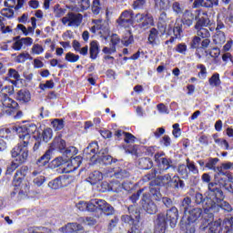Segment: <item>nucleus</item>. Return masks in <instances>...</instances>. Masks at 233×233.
I'll list each match as a JSON object with an SVG mask.
<instances>
[{"label":"nucleus","instance_id":"nucleus-18","mask_svg":"<svg viewBox=\"0 0 233 233\" xmlns=\"http://www.w3.org/2000/svg\"><path fill=\"white\" fill-rule=\"evenodd\" d=\"M134 19V16L132 15V11H124L119 19L117 20L118 25H120V26H130V25H132V20Z\"/></svg>","mask_w":233,"mask_h":233},{"label":"nucleus","instance_id":"nucleus-39","mask_svg":"<svg viewBox=\"0 0 233 233\" xmlns=\"http://www.w3.org/2000/svg\"><path fill=\"white\" fill-rule=\"evenodd\" d=\"M28 233H52V229L45 227L29 228Z\"/></svg>","mask_w":233,"mask_h":233},{"label":"nucleus","instance_id":"nucleus-15","mask_svg":"<svg viewBox=\"0 0 233 233\" xmlns=\"http://www.w3.org/2000/svg\"><path fill=\"white\" fill-rule=\"evenodd\" d=\"M68 185H70V180L66 176L56 177L48 183V187L52 190H59V188H63V187H67Z\"/></svg>","mask_w":233,"mask_h":233},{"label":"nucleus","instance_id":"nucleus-59","mask_svg":"<svg viewBox=\"0 0 233 233\" xmlns=\"http://www.w3.org/2000/svg\"><path fill=\"white\" fill-rule=\"evenodd\" d=\"M39 88H41V90H46V88H54V81L47 80L45 84H40Z\"/></svg>","mask_w":233,"mask_h":233},{"label":"nucleus","instance_id":"nucleus-53","mask_svg":"<svg viewBox=\"0 0 233 233\" xmlns=\"http://www.w3.org/2000/svg\"><path fill=\"white\" fill-rule=\"evenodd\" d=\"M12 48H13V50H15L16 52H19V50L24 48L22 38L15 40V42L13 43Z\"/></svg>","mask_w":233,"mask_h":233},{"label":"nucleus","instance_id":"nucleus-55","mask_svg":"<svg viewBox=\"0 0 233 233\" xmlns=\"http://www.w3.org/2000/svg\"><path fill=\"white\" fill-rule=\"evenodd\" d=\"M124 141L127 144L136 143V137L130 133H124Z\"/></svg>","mask_w":233,"mask_h":233},{"label":"nucleus","instance_id":"nucleus-28","mask_svg":"<svg viewBox=\"0 0 233 233\" xmlns=\"http://www.w3.org/2000/svg\"><path fill=\"white\" fill-rule=\"evenodd\" d=\"M159 41V31H157V29L156 28H152L149 31V35H148V43L149 45H157Z\"/></svg>","mask_w":233,"mask_h":233},{"label":"nucleus","instance_id":"nucleus-7","mask_svg":"<svg viewBox=\"0 0 233 233\" xmlns=\"http://www.w3.org/2000/svg\"><path fill=\"white\" fill-rule=\"evenodd\" d=\"M129 214L122 216V221L131 225L130 229L127 233H141V228L139 227V213L137 210L134 212V207L128 208Z\"/></svg>","mask_w":233,"mask_h":233},{"label":"nucleus","instance_id":"nucleus-29","mask_svg":"<svg viewBox=\"0 0 233 233\" xmlns=\"http://www.w3.org/2000/svg\"><path fill=\"white\" fill-rule=\"evenodd\" d=\"M182 23L187 26H192V23H194V14L190 11H186L183 14Z\"/></svg>","mask_w":233,"mask_h":233},{"label":"nucleus","instance_id":"nucleus-14","mask_svg":"<svg viewBox=\"0 0 233 233\" xmlns=\"http://www.w3.org/2000/svg\"><path fill=\"white\" fill-rule=\"evenodd\" d=\"M142 207L147 214H156L157 212V206L150 200V193L148 191L143 193Z\"/></svg>","mask_w":233,"mask_h":233},{"label":"nucleus","instance_id":"nucleus-5","mask_svg":"<svg viewBox=\"0 0 233 233\" xmlns=\"http://www.w3.org/2000/svg\"><path fill=\"white\" fill-rule=\"evenodd\" d=\"M207 13L202 10H197L195 19L197 24L195 25V28L197 29V35L200 39H208L210 37V32L208 29L205 28V26H208L210 25V19L205 17Z\"/></svg>","mask_w":233,"mask_h":233},{"label":"nucleus","instance_id":"nucleus-3","mask_svg":"<svg viewBox=\"0 0 233 233\" xmlns=\"http://www.w3.org/2000/svg\"><path fill=\"white\" fill-rule=\"evenodd\" d=\"M202 181L203 183H208L206 199L207 204H209V208H213L218 201L223 199V191L216 187L217 183L210 182V175L208 173L202 175Z\"/></svg>","mask_w":233,"mask_h":233},{"label":"nucleus","instance_id":"nucleus-47","mask_svg":"<svg viewBox=\"0 0 233 233\" xmlns=\"http://www.w3.org/2000/svg\"><path fill=\"white\" fill-rule=\"evenodd\" d=\"M66 61L68 63H77L79 61V56L69 52L66 54Z\"/></svg>","mask_w":233,"mask_h":233},{"label":"nucleus","instance_id":"nucleus-61","mask_svg":"<svg viewBox=\"0 0 233 233\" xmlns=\"http://www.w3.org/2000/svg\"><path fill=\"white\" fill-rule=\"evenodd\" d=\"M92 12H93V14H95V15H97V14H99V12H100L99 0L93 1Z\"/></svg>","mask_w":233,"mask_h":233},{"label":"nucleus","instance_id":"nucleus-32","mask_svg":"<svg viewBox=\"0 0 233 233\" xmlns=\"http://www.w3.org/2000/svg\"><path fill=\"white\" fill-rule=\"evenodd\" d=\"M213 41H214L215 45H223V43H225V41H227L225 33H223L222 31H217V33L213 36Z\"/></svg>","mask_w":233,"mask_h":233},{"label":"nucleus","instance_id":"nucleus-1","mask_svg":"<svg viewBox=\"0 0 233 233\" xmlns=\"http://www.w3.org/2000/svg\"><path fill=\"white\" fill-rule=\"evenodd\" d=\"M13 130L16 132L19 143L11 150V156L13 157H19L21 163H25L28 159V147L32 144V136L34 139L43 140L44 143H48L54 136L52 128L47 127L41 134L35 124L15 127Z\"/></svg>","mask_w":233,"mask_h":233},{"label":"nucleus","instance_id":"nucleus-11","mask_svg":"<svg viewBox=\"0 0 233 233\" xmlns=\"http://www.w3.org/2000/svg\"><path fill=\"white\" fill-rule=\"evenodd\" d=\"M12 94H14V86H5L0 90L1 103L5 108H17V102L8 97Z\"/></svg>","mask_w":233,"mask_h":233},{"label":"nucleus","instance_id":"nucleus-54","mask_svg":"<svg viewBox=\"0 0 233 233\" xmlns=\"http://www.w3.org/2000/svg\"><path fill=\"white\" fill-rule=\"evenodd\" d=\"M122 42L124 43L125 46H128V45H132L134 43V36L129 32L124 36Z\"/></svg>","mask_w":233,"mask_h":233},{"label":"nucleus","instance_id":"nucleus-38","mask_svg":"<svg viewBox=\"0 0 233 233\" xmlns=\"http://www.w3.org/2000/svg\"><path fill=\"white\" fill-rule=\"evenodd\" d=\"M51 125L55 130H63L65 128V122L63 119L59 118H55L52 122Z\"/></svg>","mask_w":233,"mask_h":233},{"label":"nucleus","instance_id":"nucleus-37","mask_svg":"<svg viewBox=\"0 0 233 233\" xmlns=\"http://www.w3.org/2000/svg\"><path fill=\"white\" fill-rule=\"evenodd\" d=\"M45 52V47L39 44L33 45L31 48V54L33 56H41Z\"/></svg>","mask_w":233,"mask_h":233},{"label":"nucleus","instance_id":"nucleus-63","mask_svg":"<svg viewBox=\"0 0 233 233\" xmlns=\"http://www.w3.org/2000/svg\"><path fill=\"white\" fill-rule=\"evenodd\" d=\"M187 167V170H189L191 174H199V170L198 169V167H196V164L188 163Z\"/></svg>","mask_w":233,"mask_h":233},{"label":"nucleus","instance_id":"nucleus-42","mask_svg":"<svg viewBox=\"0 0 233 233\" xmlns=\"http://www.w3.org/2000/svg\"><path fill=\"white\" fill-rule=\"evenodd\" d=\"M76 169L70 161H65L64 166L62 167V174H70V172H74Z\"/></svg>","mask_w":233,"mask_h":233},{"label":"nucleus","instance_id":"nucleus-31","mask_svg":"<svg viewBox=\"0 0 233 233\" xmlns=\"http://www.w3.org/2000/svg\"><path fill=\"white\" fill-rule=\"evenodd\" d=\"M213 139L218 147H221L225 148V150H230V146L228 145V142L225 138H219L218 137V134L213 135Z\"/></svg>","mask_w":233,"mask_h":233},{"label":"nucleus","instance_id":"nucleus-45","mask_svg":"<svg viewBox=\"0 0 233 233\" xmlns=\"http://www.w3.org/2000/svg\"><path fill=\"white\" fill-rule=\"evenodd\" d=\"M177 172L178 174H180V176H182L184 179H187V177H188V167H187V165L185 164L179 165L177 168Z\"/></svg>","mask_w":233,"mask_h":233},{"label":"nucleus","instance_id":"nucleus-58","mask_svg":"<svg viewBox=\"0 0 233 233\" xmlns=\"http://www.w3.org/2000/svg\"><path fill=\"white\" fill-rule=\"evenodd\" d=\"M0 30L2 31V34H10V32H12L10 26L4 25L2 16H0Z\"/></svg>","mask_w":233,"mask_h":233},{"label":"nucleus","instance_id":"nucleus-51","mask_svg":"<svg viewBox=\"0 0 233 233\" xmlns=\"http://www.w3.org/2000/svg\"><path fill=\"white\" fill-rule=\"evenodd\" d=\"M7 76L10 79H15V81H19V72L14 68L8 70Z\"/></svg>","mask_w":233,"mask_h":233},{"label":"nucleus","instance_id":"nucleus-35","mask_svg":"<svg viewBox=\"0 0 233 233\" xmlns=\"http://www.w3.org/2000/svg\"><path fill=\"white\" fill-rule=\"evenodd\" d=\"M65 159L62 157H56L54 160L51 162V167L52 168H57L61 167V170L63 169V167L65 166Z\"/></svg>","mask_w":233,"mask_h":233},{"label":"nucleus","instance_id":"nucleus-40","mask_svg":"<svg viewBox=\"0 0 233 233\" xmlns=\"http://www.w3.org/2000/svg\"><path fill=\"white\" fill-rule=\"evenodd\" d=\"M210 86H219L221 85V79H219V75L215 73L208 80Z\"/></svg>","mask_w":233,"mask_h":233},{"label":"nucleus","instance_id":"nucleus-4","mask_svg":"<svg viewBox=\"0 0 233 233\" xmlns=\"http://www.w3.org/2000/svg\"><path fill=\"white\" fill-rule=\"evenodd\" d=\"M52 157V149L47 150L38 160L37 165L38 168L35 169L32 173L34 178L33 183L36 185V187H43V184L46 181V177L41 175L45 172V167L48 165V161H50Z\"/></svg>","mask_w":233,"mask_h":233},{"label":"nucleus","instance_id":"nucleus-19","mask_svg":"<svg viewBox=\"0 0 233 233\" xmlns=\"http://www.w3.org/2000/svg\"><path fill=\"white\" fill-rule=\"evenodd\" d=\"M188 223H190V225H194V223L199 221V219L203 218V209L199 208H194L188 211Z\"/></svg>","mask_w":233,"mask_h":233},{"label":"nucleus","instance_id":"nucleus-26","mask_svg":"<svg viewBox=\"0 0 233 233\" xmlns=\"http://www.w3.org/2000/svg\"><path fill=\"white\" fill-rule=\"evenodd\" d=\"M100 181H103V173L99 171H94L87 178V182L90 185H97Z\"/></svg>","mask_w":233,"mask_h":233},{"label":"nucleus","instance_id":"nucleus-6","mask_svg":"<svg viewBox=\"0 0 233 233\" xmlns=\"http://www.w3.org/2000/svg\"><path fill=\"white\" fill-rule=\"evenodd\" d=\"M25 176H26V169H19L16 171L15 175V179L13 181V185L15 187V194H18L19 196H25L30 190V184L26 182L25 179Z\"/></svg>","mask_w":233,"mask_h":233},{"label":"nucleus","instance_id":"nucleus-23","mask_svg":"<svg viewBox=\"0 0 233 233\" xmlns=\"http://www.w3.org/2000/svg\"><path fill=\"white\" fill-rule=\"evenodd\" d=\"M219 186L223 187L228 190V192H231L233 194V182L231 177H224L218 180Z\"/></svg>","mask_w":233,"mask_h":233},{"label":"nucleus","instance_id":"nucleus-27","mask_svg":"<svg viewBox=\"0 0 233 233\" xmlns=\"http://www.w3.org/2000/svg\"><path fill=\"white\" fill-rule=\"evenodd\" d=\"M89 54L91 59H97V56L99 55V43L97 41H92L90 43Z\"/></svg>","mask_w":233,"mask_h":233},{"label":"nucleus","instance_id":"nucleus-20","mask_svg":"<svg viewBox=\"0 0 233 233\" xmlns=\"http://www.w3.org/2000/svg\"><path fill=\"white\" fill-rule=\"evenodd\" d=\"M152 185L157 187L163 186V187H172V177L170 174H167L163 177H159L152 182Z\"/></svg>","mask_w":233,"mask_h":233},{"label":"nucleus","instance_id":"nucleus-9","mask_svg":"<svg viewBox=\"0 0 233 233\" xmlns=\"http://www.w3.org/2000/svg\"><path fill=\"white\" fill-rule=\"evenodd\" d=\"M92 23L94 25L90 28V32L95 35H100L103 39L106 40L110 33L108 20L96 19Z\"/></svg>","mask_w":233,"mask_h":233},{"label":"nucleus","instance_id":"nucleus-25","mask_svg":"<svg viewBox=\"0 0 233 233\" xmlns=\"http://www.w3.org/2000/svg\"><path fill=\"white\" fill-rule=\"evenodd\" d=\"M16 99L22 103H28L32 99V95L30 94V91L21 89L16 94Z\"/></svg>","mask_w":233,"mask_h":233},{"label":"nucleus","instance_id":"nucleus-21","mask_svg":"<svg viewBox=\"0 0 233 233\" xmlns=\"http://www.w3.org/2000/svg\"><path fill=\"white\" fill-rule=\"evenodd\" d=\"M209 232L210 233H224L225 228H223V223H221V220H217L214 222L208 223Z\"/></svg>","mask_w":233,"mask_h":233},{"label":"nucleus","instance_id":"nucleus-22","mask_svg":"<svg viewBox=\"0 0 233 233\" xmlns=\"http://www.w3.org/2000/svg\"><path fill=\"white\" fill-rule=\"evenodd\" d=\"M51 148L54 150L57 148L60 150L61 154H64V152L66 150V142L63 140L60 137H56L51 146Z\"/></svg>","mask_w":233,"mask_h":233},{"label":"nucleus","instance_id":"nucleus-49","mask_svg":"<svg viewBox=\"0 0 233 233\" xmlns=\"http://www.w3.org/2000/svg\"><path fill=\"white\" fill-rule=\"evenodd\" d=\"M77 148L76 147H69L64 151V156L67 157H72V156H76L77 154Z\"/></svg>","mask_w":233,"mask_h":233},{"label":"nucleus","instance_id":"nucleus-12","mask_svg":"<svg viewBox=\"0 0 233 233\" xmlns=\"http://www.w3.org/2000/svg\"><path fill=\"white\" fill-rule=\"evenodd\" d=\"M61 23L65 26L77 28L83 23V15L69 12L66 16L61 18Z\"/></svg>","mask_w":233,"mask_h":233},{"label":"nucleus","instance_id":"nucleus-24","mask_svg":"<svg viewBox=\"0 0 233 233\" xmlns=\"http://www.w3.org/2000/svg\"><path fill=\"white\" fill-rule=\"evenodd\" d=\"M78 230H83V226L77 223H69L66 227L60 228V231L63 233L77 232Z\"/></svg>","mask_w":233,"mask_h":233},{"label":"nucleus","instance_id":"nucleus-62","mask_svg":"<svg viewBox=\"0 0 233 233\" xmlns=\"http://www.w3.org/2000/svg\"><path fill=\"white\" fill-rule=\"evenodd\" d=\"M176 52L178 54H187V46L185 44H178L176 47Z\"/></svg>","mask_w":233,"mask_h":233},{"label":"nucleus","instance_id":"nucleus-30","mask_svg":"<svg viewBox=\"0 0 233 233\" xmlns=\"http://www.w3.org/2000/svg\"><path fill=\"white\" fill-rule=\"evenodd\" d=\"M157 8L159 10H170L172 0H154Z\"/></svg>","mask_w":233,"mask_h":233},{"label":"nucleus","instance_id":"nucleus-34","mask_svg":"<svg viewBox=\"0 0 233 233\" xmlns=\"http://www.w3.org/2000/svg\"><path fill=\"white\" fill-rule=\"evenodd\" d=\"M12 157H15L17 162H12L11 165L7 167L6 174L8 175L13 174L14 171L19 167V165L24 163V162H21V159L19 158V157L12 156Z\"/></svg>","mask_w":233,"mask_h":233},{"label":"nucleus","instance_id":"nucleus-50","mask_svg":"<svg viewBox=\"0 0 233 233\" xmlns=\"http://www.w3.org/2000/svg\"><path fill=\"white\" fill-rule=\"evenodd\" d=\"M218 163H219V158H209L208 163L206 164V168H208V170H213Z\"/></svg>","mask_w":233,"mask_h":233},{"label":"nucleus","instance_id":"nucleus-41","mask_svg":"<svg viewBox=\"0 0 233 233\" xmlns=\"http://www.w3.org/2000/svg\"><path fill=\"white\" fill-rule=\"evenodd\" d=\"M197 68L199 70L198 74L199 79H207V66H205L203 64H199L197 66Z\"/></svg>","mask_w":233,"mask_h":233},{"label":"nucleus","instance_id":"nucleus-33","mask_svg":"<svg viewBox=\"0 0 233 233\" xmlns=\"http://www.w3.org/2000/svg\"><path fill=\"white\" fill-rule=\"evenodd\" d=\"M150 26H154V17L148 14H146V16L142 21L141 27L147 29L150 28Z\"/></svg>","mask_w":233,"mask_h":233},{"label":"nucleus","instance_id":"nucleus-52","mask_svg":"<svg viewBox=\"0 0 233 233\" xmlns=\"http://www.w3.org/2000/svg\"><path fill=\"white\" fill-rule=\"evenodd\" d=\"M78 6L82 12L88 10V8H90V0H80L78 2Z\"/></svg>","mask_w":233,"mask_h":233},{"label":"nucleus","instance_id":"nucleus-36","mask_svg":"<svg viewBox=\"0 0 233 233\" xmlns=\"http://www.w3.org/2000/svg\"><path fill=\"white\" fill-rule=\"evenodd\" d=\"M90 203L89 202H86V201H79L78 203H76V208H77V210H80V212H90Z\"/></svg>","mask_w":233,"mask_h":233},{"label":"nucleus","instance_id":"nucleus-56","mask_svg":"<svg viewBox=\"0 0 233 233\" xmlns=\"http://www.w3.org/2000/svg\"><path fill=\"white\" fill-rule=\"evenodd\" d=\"M27 59H30V54L28 53H22L17 56L16 63H25Z\"/></svg>","mask_w":233,"mask_h":233},{"label":"nucleus","instance_id":"nucleus-44","mask_svg":"<svg viewBox=\"0 0 233 233\" xmlns=\"http://www.w3.org/2000/svg\"><path fill=\"white\" fill-rule=\"evenodd\" d=\"M15 111V108L14 107H6L5 105H3L2 102H0V116H3V114H9V116H12L14 112Z\"/></svg>","mask_w":233,"mask_h":233},{"label":"nucleus","instance_id":"nucleus-60","mask_svg":"<svg viewBox=\"0 0 233 233\" xmlns=\"http://www.w3.org/2000/svg\"><path fill=\"white\" fill-rule=\"evenodd\" d=\"M199 43H201V38L197 36H194L192 39V42L190 44L191 48H199Z\"/></svg>","mask_w":233,"mask_h":233},{"label":"nucleus","instance_id":"nucleus-64","mask_svg":"<svg viewBox=\"0 0 233 233\" xmlns=\"http://www.w3.org/2000/svg\"><path fill=\"white\" fill-rule=\"evenodd\" d=\"M21 39L24 48L25 46H32V45L34 44V39H32V37H25Z\"/></svg>","mask_w":233,"mask_h":233},{"label":"nucleus","instance_id":"nucleus-2","mask_svg":"<svg viewBox=\"0 0 233 233\" xmlns=\"http://www.w3.org/2000/svg\"><path fill=\"white\" fill-rule=\"evenodd\" d=\"M178 211L176 207L167 210V214H158L155 220V233H165L167 230V221L169 222L171 228L177 225Z\"/></svg>","mask_w":233,"mask_h":233},{"label":"nucleus","instance_id":"nucleus-16","mask_svg":"<svg viewBox=\"0 0 233 233\" xmlns=\"http://www.w3.org/2000/svg\"><path fill=\"white\" fill-rule=\"evenodd\" d=\"M205 205L206 206L204 207V208L206 212H210V210L214 211L216 209V207H220V208H222L223 210H226V212L232 211V207L230 206V204H228L227 201H223V193H222V199L216 202L213 208H210L209 203L207 204V199H205Z\"/></svg>","mask_w":233,"mask_h":233},{"label":"nucleus","instance_id":"nucleus-17","mask_svg":"<svg viewBox=\"0 0 233 233\" xmlns=\"http://www.w3.org/2000/svg\"><path fill=\"white\" fill-rule=\"evenodd\" d=\"M163 156H165L164 153H157L155 155V161H157V163L158 164L160 170H168V168L172 165V161L166 157H163Z\"/></svg>","mask_w":233,"mask_h":233},{"label":"nucleus","instance_id":"nucleus-57","mask_svg":"<svg viewBox=\"0 0 233 233\" xmlns=\"http://www.w3.org/2000/svg\"><path fill=\"white\" fill-rule=\"evenodd\" d=\"M172 10L175 14H182L183 13V6L178 2H174L172 5Z\"/></svg>","mask_w":233,"mask_h":233},{"label":"nucleus","instance_id":"nucleus-13","mask_svg":"<svg viewBox=\"0 0 233 233\" xmlns=\"http://www.w3.org/2000/svg\"><path fill=\"white\" fill-rule=\"evenodd\" d=\"M147 192H150L151 196H153V198L155 199V201H161V192L159 191V187H151L150 188H143L139 191H137L136 194H133L130 197V200L132 201V203H136V201H137L139 199V197L142 194H146Z\"/></svg>","mask_w":233,"mask_h":233},{"label":"nucleus","instance_id":"nucleus-10","mask_svg":"<svg viewBox=\"0 0 233 233\" xmlns=\"http://www.w3.org/2000/svg\"><path fill=\"white\" fill-rule=\"evenodd\" d=\"M97 150H99V146L97 145V142L90 143L87 147L84 150V154L90 155L92 157H89V159H92V157H97V159H101L105 165H111L112 163H116V160L112 158V157L108 155H104L102 157H99L97 155Z\"/></svg>","mask_w":233,"mask_h":233},{"label":"nucleus","instance_id":"nucleus-8","mask_svg":"<svg viewBox=\"0 0 233 233\" xmlns=\"http://www.w3.org/2000/svg\"><path fill=\"white\" fill-rule=\"evenodd\" d=\"M97 210H100L106 216H112L114 214V208L106 200L99 198L89 200V212H97Z\"/></svg>","mask_w":233,"mask_h":233},{"label":"nucleus","instance_id":"nucleus-46","mask_svg":"<svg viewBox=\"0 0 233 233\" xmlns=\"http://www.w3.org/2000/svg\"><path fill=\"white\" fill-rule=\"evenodd\" d=\"M182 26L183 25L181 24H177V22L175 24L173 34L176 39H181V33L183 32Z\"/></svg>","mask_w":233,"mask_h":233},{"label":"nucleus","instance_id":"nucleus-48","mask_svg":"<svg viewBox=\"0 0 233 233\" xmlns=\"http://www.w3.org/2000/svg\"><path fill=\"white\" fill-rule=\"evenodd\" d=\"M65 14H66V9H63L59 7V5H55L54 7L55 17H63Z\"/></svg>","mask_w":233,"mask_h":233},{"label":"nucleus","instance_id":"nucleus-43","mask_svg":"<svg viewBox=\"0 0 233 233\" xmlns=\"http://www.w3.org/2000/svg\"><path fill=\"white\" fill-rule=\"evenodd\" d=\"M83 161V157L81 156L75 157L69 160V163L73 166L75 170H77L79 167L81 166V163Z\"/></svg>","mask_w":233,"mask_h":233}]
</instances>
